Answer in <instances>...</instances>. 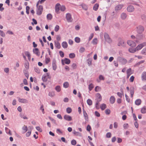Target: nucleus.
I'll list each match as a JSON object with an SVG mask.
<instances>
[{
    "label": "nucleus",
    "instance_id": "1",
    "mask_svg": "<svg viewBox=\"0 0 146 146\" xmlns=\"http://www.w3.org/2000/svg\"><path fill=\"white\" fill-rule=\"evenodd\" d=\"M40 0L38 1L36 5L37 7L36 11V14L38 15H40L42 14L43 10V7L42 5H40L38 6Z\"/></svg>",
    "mask_w": 146,
    "mask_h": 146
},
{
    "label": "nucleus",
    "instance_id": "2",
    "mask_svg": "<svg viewBox=\"0 0 146 146\" xmlns=\"http://www.w3.org/2000/svg\"><path fill=\"white\" fill-rule=\"evenodd\" d=\"M136 30L138 33L141 34L144 31V28L142 26L139 25L136 27Z\"/></svg>",
    "mask_w": 146,
    "mask_h": 146
},
{
    "label": "nucleus",
    "instance_id": "3",
    "mask_svg": "<svg viewBox=\"0 0 146 146\" xmlns=\"http://www.w3.org/2000/svg\"><path fill=\"white\" fill-rule=\"evenodd\" d=\"M117 61L120 62L123 64H125L127 62V60L121 56H118L117 58Z\"/></svg>",
    "mask_w": 146,
    "mask_h": 146
},
{
    "label": "nucleus",
    "instance_id": "4",
    "mask_svg": "<svg viewBox=\"0 0 146 146\" xmlns=\"http://www.w3.org/2000/svg\"><path fill=\"white\" fill-rule=\"evenodd\" d=\"M66 18L68 22H72L73 19L70 13H67L66 15Z\"/></svg>",
    "mask_w": 146,
    "mask_h": 146
},
{
    "label": "nucleus",
    "instance_id": "5",
    "mask_svg": "<svg viewBox=\"0 0 146 146\" xmlns=\"http://www.w3.org/2000/svg\"><path fill=\"white\" fill-rule=\"evenodd\" d=\"M102 99V97L100 94L99 93H97L96 95V104L98 105L99 102L101 101Z\"/></svg>",
    "mask_w": 146,
    "mask_h": 146
},
{
    "label": "nucleus",
    "instance_id": "6",
    "mask_svg": "<svg viewBox=\"0 0 146 146\" xmlns=\"http://www.w3.org/2000/svg\"><path fill=\"white\" fill-rule=\"evenodd\" d=\"M146 46V42H144L139 44L135 48L137 51L140 50L143 47Z\"/></svg>",
    "mask_w": 146,
    "mask_h": 146
},
{
    "label": "nucleus",
    "instance_id": "7",
    "mask_svg": "<svg viewBox=\"0 0 146 146\" xmlns=\"http://www.w3.org/2000/svg\"><path fill=\"white\" fill-rule=\"evenodd\" d=\"M104 37L106 41L109 43L112 42V40L110 38L109 35L107 33H104Z\"/></svg>",
    "mask_w": 146,
    "mask_h": 146
},
{
    "label": "nucleus",
    "instance_id": "8",
    "mask_svg": "<svg viewBox=\"0 0 146 146\" xmlns=\"http://www.w3.org/2000/svg\"><path fill=\"white\" fill-rule=\"evenodd\" d=\"M127 44L129 45L131 47H134L136 46V44L135 42L132 40H128L127 41Z\"/></svg>",
    "mask_w": 146,
    "mask_h": 146
},
{
    "label": "nucleus",
    "instance_id": "9",
    "mask_svg": "<svg viewBox=\"0 0 146 146\" xmlns=\"http://www.w3.org/2000/svg\"><path fill=\"white\" fill-rule=\"evenodd\" d=\"M19 102H20L26 104L28 103V101L25 99L21 98L19 97H18Z\"/></svg>",
    "mask_w": 146,
    "mask_h": 146
},
{
    "label": "nucleus",
    "instance_id": "10",
    "mask_svg": "<svg viewBox=\"0 0 146 146\" xmlns=\"http://www.w3.org/2000/svg\"><path fill=\"white\" fill-rule=\"evenodd\" d=\"M56 61L55 59H53L52 61V67L53 69L55 70L57 68V66L56 64Z\"/></svg>",
    "mask_w": 146,
    "mask_h": 146
},
{
    "label": "nucleus",
    "instance_id": "11",
    "mask_svg": "<svg viewBox=\"0 0 146 146\" xmlns=\"http://www.w3.org/2000/svg\"><path fill=\"white\" fill-rule=\"evenodd\" d=\"M127 11L129 12H132L134 10V8L133 6L130 5L128 6L127 8Z\"/></svg>",
    "mask_w": 146,
    "mask_h": 146
},
{
    "label": "nucleus",
    "instance_id": "12",
    "mask_svg": "<svg viewBox=\"0 0 146 146\" xmlns=\"http://www.w3.org/2000/svg\"><path fill=\"white\" fill-rule=\"evenodd\" d=\"M64 118L65 120L68 121H70L72 120L71 117L67 115H64Z\"/></svg>",
    "mask_w": 146,
    "mask_h": 146
},
{
    "label": "nucleus",
    "instance_id": "13",
    "mask_svg": "<svg viewBox=\"0 0 146 146\" xmlns=\"http://www.w3.org/2000/svg\"><path fill=\"white\" fill-rule=\"evenodd\" d=\"M141 78L143 81L146 80V72H142L141 75Z\"/></svg>",
    "mask_w": 146,
    "mask_h": 146
},
{
    "label": "nucleus",
    "instance_id": "14",
    "mask_svg": "<svg viewBox=\"0 0 146 146\" xmlns=\"http://www.w3.org/2000/svg\"><path fill=\"white\" fill-rule=\"evenodd\" d=\"M131 1V3L133 4L136 5L137 6H139V5L137 3H141V2L139 0H130Z\"/></svg>",
    "mask_w": 146,
    "mask_h": 146
},
{
    "label": "nucleus",
    "instance_id": "15",
    "mask_svg": "<svg viewBox=\"0 0 146 146\" xmlns=\"http://www.w3.org/2000/svg\"><path fill=\"white\" fill-rule=\"evenodd\" d=\"M123 6V5L119 4L117 5L115 7V11H118L121 9Z\"/></svg>",
    "mask_w": 146,
    "mask_h": 146
},
{
    "label": "nucleus",
    "instance_id": "16",
    "mask_svg": "<svg viewBox=\"0 0 146 146\" xmlns=\"http://www.w3.org/2000/svg\"><path fill=\"white\" fill-rule=\"evenodd\" d=\"M60 4L59 3H58L56 5L55 7V11L57 13L59 12L60 9Z\"/></svg>",
    "mask_w": 146,
    "mask_h": 146
},
{
    "label": "nucleus",
    "instance_id": "17",
    "mask_svg": "<svg viewBox=\"0 0 146 146\" xmlns=\"http://www.w3.org/2000/svg\"><path fill=\"white\" fill-rule=\"evenodd\" d=\"M115 99L113 96H111L110 99V102L111 104H113L115 102Z\"/></svg>",
    "mask_w": 146,
    "mask_h": 146
},
{
    "label": "nucleus",
    "instance_id": "18",
    "mask_svg": "<svg viewBox=\"0 0 146 146\" xmlns=\"http://www.w3.org/2000/svg\"><path fill=\"white\" fill-rule=\"evenodd\" d=\"M54 45L55 47L58 49H60L61 47L60 44L58 41H55L54 42Z\"/></svg>",
    "mask_w": 146,
    "mask_h": 146
},
{
    "label": "nucleus",
    "instance_id": "19",
    "mask_svg": "<svg viewBox=\"0 0 146 146\" xmlns=\"http://www.w3.org/2000/svg\"><path fill=\"white\" fill-rule=\"evenodd\" d=\"M83 115L85 119L86 120H87L88 119V116L87 113H86L85 110L83 108Z\"/></svg>",
    "mask_w": 146,
    "mask_h": 146
},
{
    "label": "nucleus",
    "instance_id": "20",
    "mask_svg": "<svg viewBox=\"0 0 146 146\" xmlns=\"http://www.w3.org/2000/svg\"><path fill=\"white\" fill-rule=\"evenodd\" d=\"M33 52L34 53L36 54L37 56H39L40 55V52H39V50L37 48H35L33 50Z\"/></svg>",
    "mask_w": 146,
    "mask_h": 146
},
{
    "label": "nucleus",
    "instance_id": "21",
    "mask_svg": "<svg viewBox=\"0 0 146 146\" xmlns=\"http://www.w3.org/2000/svg\"><path fill=\"white\" fill-rule=\"evenodd\" d=\"M137 36V38L140 40L143 39L145 37V35L143 34L138 35Z\"/></svg>",
    "mask_w": 146,
    "mask_h": 146
},
{
    "label": "nucleus",
    "instance_id": "22",
    "mask_svg": "<svg viewBox=\"0 0 146 146\" xmlns=\"http://www.w3.org/2000/svg\"><path fill=\"white\" fill-rule=\"evenodd\" d=\"M61 44L62 47L64 48H66L68 47L67 43L66 41L63 42Z\"/></svg>",
    "mask_w": 146,
    "mask_h": 146
},
{
    "label": "nucleus",
    "instance_id": "23",
    "mask_svg": "<svg viewBox=\"0 0 146 146\" xmlns=\"http://www.w3.org/2000/svg\"><path fill=\"white\" fill-rule=\"evenodd\" d=\"M25 54L28 57V59L29 61H30L31 60V55L29 52L26 51L25 52Z\"/></svg>",
    "mask_w": 146,
    "mask_h": 146
},
{
    "label": "nucleus",
    "instance_id": "24",
    "mask_svg": "<svg viewBox=\"0 0 146 146\" xmlns=\"http://www.w3.org/2000/svg\"><path fill=\"white\" fill-rule=\"evenodd\" d=\"M130 94H131V97L132 98L134 94V89L133 88H131L129 90Z\"/></svg>",
    "mask_w": 146,
    "mask_h": 146
},
{
    "label": "nucleus",
    "instance_id": "25",
    "mask_svg": "<svg viewBox=\"0 0 146 146\" xmlns=\"http://www.w3.org/2000/svg\"><path fill=\"white\" fill-rule=\"evenodd\" d=\"M22 129L23 130L22 133L23 134H24L27 131V126L24 125L22 127Z\"/></svg>",
    "mask_w": 146,
    "mask_h": 146
},
{
    "label": "nucleus",
    "instance_id": "26",
    "mask_svg": "<svg viewBox=\"0 0 146 146\" xmlns=\"http://www.w3.org/2000/svg\"><path fill=\"white\" fill-rule=\"evenodd\" d=\"M80 6H81L82 8L85 10L86 11L87 10L88 7L86 5L84 4H82Z\"/></svg>",
    "mask_w": 146,
    "mask_h": 146
},
{
    "label": "nucleus",
    "instance_id": "27",
    "mask_svg": "<svg viewBox=\"0 0 146 146\" xmlns=\"http://www.w3.org/2000/svg\"><path fill=\"white\" fill-rule=\"evenodd\" d=\"M64 61L65 64H69L70 62V59L66 58L64 59Z\"/></svg>",
    "mask_w": 146,
    "mask_h": 146
},
{
    "label": "nucleus",
    "instance_id": "28",
    "mask_svg": "<svg viewBox=\"0 0 146 146\" xmlns=\"http://www.w3.org/2000/svg\"><path fill=\"white\" fill-rule=\"evenodd\" d=\"M141 103V100L140 99H138L136 100L135 102V104L137 106L140 105Z\"/></svg>",
    "mask_w": 146,
    "mask_h": 146
},
{
    "label": "nucleus",
    "instance_id": "29",
    "mask_svg": "<svg viewBox=\"0 0 146 146\" xmlns=\"http://www.w3.org/2000/svg\"><path fill=\"white\" fill-rule=\"evenodd\" d=\"M5 130L7 134H9L10 135H12V134L10 130L8 128L5 127Z\"/></svg>",
    "mask_w": 146,
    "mask_h": 146
},
{
    "label": "nucleus",
    "instance_id": "30",
    "mask_svg": "<svg viewBox=\"0 0 146 146\" xmlns=\"http://www.w3.org/2000/svg\"><path fill=\"white\" fill-rule=\"evenodd\" d=\"M69 86V84L68 82H66L64 83L63 84V86L65 88H68Z\"/></svg>",
    "mask_w": 146,
    "mask_h": 146
},
{
    "label": "nucleus",
    "instance_id": "31",
    "mask_svg": "<svg viewBox=\"0 0 146 146\" xmlns=\"http://www.w3.org/2000/svg\"><path fill=\"white\" fill-rule=\"evenodd\" d=\"M106 108V106L105 104H102L100 106V108L102 110H104Z\"/></svg>",
    "mask_w": 146,
    "mask_h": 146
},
{
    "label": "nucleus",
    "instance_id": "32",
    "mask_svg": "<svg viewBox=\"0 0 146 146\" xmlns=\"http://www.w3.org/2000/svg\"><path fill=\"white\" fill-rule=\"evenodd\" d=\"M99 7V4L98 3H96L95 4L93 7V9L95 11H96L98 9Z\"/></svg>",
    "mask_w": 146,
    "mask_h": 146
},
{
    "label": "nucleus",
    "instance_id": "33",
    "mask_svg": "<svg viewBox=\"0 0 146 146\" xmlns=\"http://www.w3.org/2000/svg\"><path fill=\"white\" fill-rule=\"evenodd\" d=\"M92 43L94 45H96L98 43V39L97 38H95L93 39L92 41Z\"/></svg>",
    "mask_w": 146,
    "mask_h": 146
},
{
    "label": "nucleus",
    "instance_id": "34",
    "mask_svg": "<svg viewBox=\"0 0 146 146\" xmlns=\"http://www.w3.org/2000/svg\"><path fill=\"white\" fill-rule=\"evenodd\" d=\"M141 112L142 113H146V106H144L141 109Z\"/></svg>",
    "mask_w": 146,
    "mask_h": 146
},
{
    "label": "nucleus",
    "instance_id": "35",
    "mask_svg": "<svg viewBox=\"0 0 146 146\" xmlns=\"http://www.w3.org/2000/svg\"><path fill=\"white\" fill-rule=\"evenodd\" d=\"M129 51L130 52L133 53L137 51V50L135 49V48H130L129 49Z\"/></svg>",
    "mask_w": 146,
    "mask_h": 146
},
{
    "label": "nucleus",
    "instance_id": "36",
    "mask_svg": "<svg viewBox=\"0 0 146 146\" xmlns=\"http://www.w3.org/2000/svg\"><path fill=\"white\" fill-rule=\"evenodd\" d=\"M46 17L48 20H51L52 19V16L51 14H48L47 15Z\"/></svg>",
    "mask_w": 146,
    "mask_h": 146
},
{
    "label": "nucleus",
    "instance_id": "37",
    "mask_svg": "<svg viewBox=\"0 0 146 146\" xmlns=\"http://www.w3.org/2000/svg\"><path fill=\"white\" fill-rule=\"evenodd\" d=\"M126 14L125 13H122L121 15V17L123 19H125L126 17Z\"/></svg>",
    "mask_w": 146,
    "mask_h": 146
},
{
    "label": "nucleus",
    "instance_id": "38",
    "mask_svg": "<svg viewBox=\"0 0 146 146\" xmlns=\"http://www.w3.org/2000/svg\"><path fill=\"white\" fill-rule=\"evenodd\" d=\"M55 89L58 92H60L61 90L60 87L59 86H56Z\"/></svg>",
    "mask_w": 146,
    "mask_h": 146
},
{
    "label": "nucleus",
    "instance_id": "39",
    "mask_svg": "<svg viewBox=\"0 0 146 146\" xmlns=\"http://www.w3.org/2000/svg\"><path fill=\"white\" fill-rule=\"evenodd\" d=\"M87 103L88 105L91 106L92 104V100L90 99H88L87 101Z\"/></svg>",
    "mask_w": 146,
    "mask_h": 146
},
{
    "label": "nucleus",
    "instance_id": "40",
    "mask_svg": "<svg viewBox=\"0 0 146 146\" xmlns=\"http://www.w3.org/2000/svg\"><path fill=\"white\" fill-rule=\"evenodd\" d=\"M94 87L93 85L92 84H90L88 86V89L89 91H91Z\"/></svg>",
    "mask_w": 146,
    "mask_h": 146
},
{
    "label": "nucleus",
    "instance_id": "41",
    "mask_svg": "<svg viewBox=\"0 0 146 146\" xmlns=\"http://www.w3.org/2000/svg\"><path fill=\"white\" fill-rule=\"evenodd\" d=\"M101 88L98 86H96L95 88V91L96 92H98L101 91Z\"/></svg>",
    "mask_w": 146,
    "mask_h": 146
},
{
    "label": "nucleus",
    "instance_id": "42",
    "mask_svg": "<svg viewBox=\"0 0 146 146\" xmlns=\"http://www.w3.org/2000/svg\"><path fill=\"white\" fill-rule=\"evenodd\" d=\"M141 19L144 21L146 22V15L143 14L141 15Z\"/></svg>",
    "mask_w": 146,
    "mask_h": 146
},
{
    "label": "nucleus",
    "instance_id": "43",
    "mask_svg": "<svg viewBox=\"0 0 146 146\" xmlns=\"http://www.w3.org/2000/svg\"><path fill=\"white\" fill-rule=\"evenodd\" d=\"M75 56V55L74 53H71L69 54V57L71 58H73Z\"/></svg>",
    "mask_w": 146,
    "mask_h": 146
},
{
    "label": "nucleus",
    "instance_id": "44",
    "mask_svg": "<svg viewBox=\"0 0 146 146\" xmlns=\"http://www.w3.org/2000/svg\"><path fill=\"white\" fill-rule=\"evenodd\" d=\"M46 76L44 75L42 76V80L43 82H46L47 80V78L46 77Z\"/></svg>",
    "mask_w": 146,
    "mask_h": 146
},
{
    "label": "nucleus",
    "instance_id": "45",
    "mask_svg": "<svg viewBox=\"0 0 146 146\" xmlns=\"http://www.w3.org/2000/svg\"><path fill=\"white\" fill-rule=\"evenodd\" d=\"M141 53L142 54L146 55V47L142 50Z\"/></svg>",
    "mask_w": 146,
    "mask_h": 146
},
{
    "label": "nucleus",
    "instance_id": "46",
    "mask_svg": "<svg viewBox=\"0 0 146 146\" xmlns=\"http://www.w3.org/2000/svg\"><path fill=\"white\" fill-rule=\"evenodd\" d=\"M80 38L78 37H76L75 38V41L77 43H79L80 42Z\"/></svg>",
    "mask_w": 146,
    "mask_h": 146
},
{
    "label": "nucleus",
    "instance_id": "47",
    "mask_svg": "<svg viewBox=\"0 0 146 146\" xmlns=\"http://www.w3.org/2000/svg\"><path fill=\"white\" fill-rule=\"evenodd\" d=\"M25 66L27 69H29V62H27L25 64Z\"/></svg>",
    "mask_w": 146,
    "mask_h": 146
},
{
    "label": "nucleus",
    "instance_id": "48",
    "mask_svg": "<svg viewBox=\"0 0 146 146\" xmlns=\"http://www.w3.org/2000/svg\"><path fill=\"white\" fill-rule=\"evenodd\" d=\"M127 74H129L130 75H131L132 74L131 68H130L127 70Z\"/></svg>",
    "mask_w": 146,
    "mask_h": 146
},
{
    "label": "nucleus",
    "instance_id": "49",
    "mask_svg": "<svg viewBox=\"0 0 146 146\" xmlns=\"http://www.w3.org/2000/svg\"><path fill=\"white\" fill-rule=\"evenodd\" d=\"M48 95L50 97H53L55 95V94L54 92H49Z\"/></svg>",
    "mask_w": 146,
    "mask_h": 146
},
{
    "label": "nucleus",
    "instance_id": "50",
    "mask_svg": "<svg viewBox=\"0 0 146 146\" xmlns=\"http://www.w3.org/2000/svg\"><path fill=\"white\" fill-rule=\"evenodd\" d=\"M72 109L71 108L68 107L66 109V112L68 113H70L72 112Z\"/></svg>",
    "mask_w": 146,
    "mask_h": 146
},
{
    "label": "nucleus",
    "instance_id": "51",
    "mask_svg": "<svg viewBox=\"0 0 146 146\" xmlns=\"http://www.w3.org/2000/svg\"><path fill=\"white\" fill-rule=\"evenodd\" d=\"M60 27L58 25H56L54 28V31L56 32H57L59 29Z\"/></svg>",
    "mask_w": 146,
    "mask_h": 146
},
{
    "label": "nucleus",
    "instance_id": "52",
    "mask_svg": "<svg viewBox=\"0 0 146 146\" xmlns=\"http://www.w3.org/2000/svg\"><path fill=\"white\" fill-rule=\"evenodd\" d=\"M111 134L110 132L107 133L106 135V137L107 138L111 137Z\"/></svg>",
    "mask_w": 146,
    "mask_h": 146
},
{
    "label": "nucleus",
    "instance_id": "53",
    "mask_svg": "<svg viewBox=\"0 0 146 146\" xmlns=\"http://www.w3.org/2000/svg\"><path fill=\"white\" fill-rule=\"evenodd\" d=\"M0 35L3 37H4L5 36V34L3 31L0 30Z\"/></svg>",
    "mask_w": 146,
    "mask_h": 146
},
{
    "label": "nucleus",
    "instance_id": "54",
    "mask_svg": "<svg viewBox=\"0 0 146 146\" xmlns=\"http://www.w3.org/2000/svg\"><path fill=\"white\" fill-rule=\"evenodd\" d=\"M48 118L54 123H56V121L53 118L51 117H48Z\"/></svg>",
    "mask_w": 146,
    "mask_h": 146
},
{
    "label": "nucleus",
    "instance_id": "55",
    "mask_svg": "<svg viewBox=\"0 0 146 146\" xmlns=\"http://www.w3.org/2000/svg\"><path fill=\"white\" fill-rule=\"evenodd\" d=\"M45 61L46 64H48L50 61V58L49 57L46 58Z\"/></svg>",
    "mask_w": 146,
    "mask_h": 146
},
{
    "label": "nucleus",
    "instance_id": "56",
    "mask_svg": "<svg viewBox=\"0 0 146 146\" xmlns=\"http://www.w3.org/2000/svg\"><path fill=\"white\" fill-rule=\"evenodd\" d=\"M123 126L124 129H126L128 127V124L127 123H125L123 124Z\"/></svg>",
    "mask_w": 146,
    "mask_h": 146
},
{
    "label": "nucleus",
    "instance_id": "57",
    "mask_svg": "<svg viewBox=\"0 0 146 146\" xmlns=\"http://www.w3.org/2000/svg\"><path fill=\"white\" fill-rule=\"evenodd\" d=\"M34 70L35 72L38 73H39L40 72V70L38 68H34Z\"/></svg>",
    "mask_w": 146,
    "mask_h": 146
},
{
    "label": "nucleus",
    "instance_id": "58",
    "mask_svg": "<svg viewBox=\"0 0 146 146\" xmlns=\"http://www.w3.org/2000/svg\"><path fill=\"white\" fill-rule=\"evenodd\" d=\"M72 67L73 69H75L77 68V65L76 63H73L72 65Z\"/></svg>",
    "mask_w": 146,
    "mask_h": 146
},
{
    "label": "nucleus",
    "instance_id": "59",
    "mask_svg": "<svg viewBox=\"0 0 146 146\" xmlns=\"http://www.w3.org/2000/svg\"><path fill=\"white\" fill-rule=\"evenodd\" d=\"M105 112L106 114L109 115L110 113V111L109 109H107L105 110Z\"/></svg>",
    "mask_w": 146,
    "mask_h": 146
},
{
    "label": "nucleus",
    "instance_id": "60",
    "mask_svg": "<svg viewBox=\"0 0 146 146\" xmlns=\"http://www.w3.org/2000/svg\"><path fill=\"white\" fill-rule=\"evenodd\" d=\"M71 144L73 145H75L76 143V141L74 139L72 140L71 141Z\"/></svg>",
    "mask_w": 146,
    "mask_h": 146
},
{
    "label": "nucleus",
    "instance_id": "61",
    "mask_svg": "<svg viewBox=\"0 0 146 146\" xmlns=\"http://www.w3.org/2000/svg\"><path fill=\"white\" fill-rule=\"evenodd\" d=\"M59 53L60 55V56L61 57L63 58L64 57V53H63V52L62 51H60L59 52Z\"/></svg>",
    "mask_w": 146,
    "mask_h": 146
},
{
    "label": "nucleus",
    "instance_id": "62",
    "mask_svg": "<svg viewBox=\"0 0 146 146\" xmlns=\"http://www.w3.org/2000/svg\"><path fill=\"white\" fill-rule=\"evenodd\" d=\"M94 36V34L93 33H92L90 36H89L88 38V40L90 41V40L93 38Z\"/></svg>",
    "mask_w": 146,
    "mask_h": 146
},
{
    "label": "nucleus",
    "instance_id": "63",
    "mask_svg": "<svg viewBox=\"0 0 146 146\" xmlns=\"http://www.w3.org/2000/svg\"><path fill=\"white\" fill-rule=\"evenodd\" d=\"M85 49L84 47H81L80 48L79 52L80 53H83L85 51Z\"/></svg>",
    "mask_w": 146,
    "mask_h": 146
},
{
    "label": "nucleus",
    "instance_id": "64",
    "mask_svg": "<svg viewBox=\"0 0 146 146\" xmlns=\"http://www.w3.org/2000/svg\"><path fill=\"white\" fill-rule=\"evenodd\" d=\"M73 133L76 136H78L79 135L80 133L78 132H76L75 130H74L73 132Z\"/></svg>",
    "mask_w": 146,
    "mask_h": 146
}]
</instances>
